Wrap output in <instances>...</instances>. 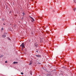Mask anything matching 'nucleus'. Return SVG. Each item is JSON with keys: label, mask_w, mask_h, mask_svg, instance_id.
<instances>
[{"label": "nucleus", "mask_w": 76, "mask_h": 76, "mask_svg": "<svg viewBox=\"0 0 76 76\" xmlns=\"http://www.w3.org/2000/svg\"><path fill=\"white\" fill-rule=\"evenodd\" d=\"M20 47H22V48H24L25 47V44L24 43H23L21 45H20Z\"/></svg>", "instance_id": "obj_1"}, {"label": "nucleus", "mask_w": 76, "mask_h": 76, "mask_svg": "<svg viewBox=\"0 0 76 76\" xmlns=\"http://www.w3.org/2000/svg\"><path fill=\"white\" fill-rule=\"evenodd\" d=\"M29 17H30V18L31 19H32V22H33V21L34 22V21H35V20H34V18H33L32 17H31V16H30Z\"/></svg>", "instance_id": "obj_2"}, {"label": "nucleus", "mask_w": 76, "mask_h": 76, "mask_svg": "<svg viewBox=\"0 0 76 76\" xmlns=\"http://www.w3.org/2000/svg\"><path fill=\"white\" fill-rule=\"evenodd\" d=\"M35 47H38V44H37V43H35Z\"/></svg>", "instance_id": "obj_3"}, {"label": "nucleus", "mask_w": 76, "mask_h": 76, "mask_svg": "<svg viewBox=\"0 0 76 76\" xmlns=\"http://www.w3.org/2000/svg\"><path fill=\"white\" fill-rule=\"evenodd\" d=\"M6 37V36L5 35H2L3 38H5Z\"/></svg>", "instance_id": "obj_4"}, {"label": "nucleus", "mask_w": 76, "mask_h": 76, "mask_svg": "<svg viewBox=\"0 0 76 76\" xmlns=\"http://www.w3.org/2000/svg\"><path fill=\"white\" fill-rule=\"evenodd\" d=\"M31 64H32V61H30V62H29V65H31Z\"/></svg>", "instance_id": "obj_5"}, {"label": "nucleus", "mask_w": 76, "mask_h": 76, "mask_svg": "<svg viewBox=\"0 0 76 76\" xmlns=\"http://www.w3.org/2000/svg\"><path fill=\"white\" fill-rule=\"evenodd\" d=\"M76 10V9L75 7H74L73 8V10L74 11V12H75V10Z\"/></svg>", "instance_id": "obj_6"}, {"label": "nucleus", "mask_w": 76, "mask_h": 76, "mask_svg": "<svg viewBox=\"0 0 76 76\" xmlns=\"http://www.w3.org/2000/svg\"><path fill=\"white\" fill-rule=\"evenodd\" d=\"M16 63L17 64V63H18L17 62H13L14 64H16Z\"/></svg>", "instance_id": "obj_7"}, {"label": "nucleus", "mask_w": 76, "mask_h": 76, "mask_svg": "<svg viewBox=\"0 0 76 76\" xmlns=\"http://www.w3.org/2000/svg\"><path fill=\"white\" fill-rule=\"evenodd\" d=\"M36 56L37 57H39L40 56L37 55H36Z\"/></svg>", "instance_id": "obj_8"}, {"label": "nucleus", "mask_w": 76, "mask_h": 76, "mask_svg": "<svg viewBox=\"0 0 76 76\" xmlns=\"http://www.w3.org/2000/svg\"><path fill=\"white\" fill-rule=\"evenodd\" d=\"M3 55H0V57H3Z\"/></svg>", "instance_id": "obj_9"}, {"label": "nucleus", "mask_w": 76, "mask_h": 76, "mask_svg": "<svg viewBox=\"0 0 76 76\" xmlns=\"http://www.w3.org/2000/svg\"><path fill=\"white\" fill-rule=\"evenodd\" d=\"M74 3H76V0H74Z\"/></svg>", "instance_id": "obj_10"}, {"label": "nucleus", "mask_w": 76, "mask_h": 76, "mask_svg": "<svg viewBox=\"0 0 76 76\" xmlns=\"http://www.w3.org/2000/svg\"><path fill=\"white\" fill-rule=\"evenodd\" d=\"M23 16H24V15H25V13H24V12H23Z\"/></svg>", "instance_id": "obj_11"}, {"label": "nucleus", "mask_w": 76, "mask_h": 76, "mask_svg": "<svg viewBox=\"0 0 76 76\" xmlns=\"http://www.w3.org/2000/svg\"><path fill=\"white\" fill-rule=\"evenodd\" d=\"M8 39H9V40H10V41L11 40V39H10V38H8Z\"/></svg>", "instance_id": "obj_12"}, {"label": "nucleus", "mask_w": 76, "mask_h": 76, "mask_svg": "<svg viewBox=\"0 0 76 76\" xmlns=\"http://www.w3.org/2000/svg\"><path fill=\"white\" fill-rule=\"evenodd\" d=\"M53 12H55V10H53Z\"/></svg>", "instance_id": "obj_13"}, {"label": "nucleus", "mask_w": 76, "mask_h": 76, "mask_svg": "<svg viewBox=\"0 0 76 76\" xmlns=\"http://www.w3.org/2000/svg\"><path fill=\"white\" fill-rule=\"evenodd\" d=\"M21 75H23V72H21Z\"/></svg>", "instance_id": "obj_14"}, {"label": "nucleus", "mask_w": 76, "mask_h": 76, "mask_svg": "<svg viewBox=\"0 0 76 76\" xmlns=\"http://www.w3.org/2000/svg\"><path fill=\"white\" fill-rule=\"evenodd\" d=\"M1 30L2 31H3V28H2L1 29Z\"/></svg>", "instance_id": "obj_15"}, {"label": "nucleus", "mask_w": 76, "mask_h": 76, "mask_svg": "<svg viewBox=\"0 0 76 76\" xmlns=\"http://www.w3.org/2000/svg\"><path fill=\"white\" fill-rule=\"evenodd\" d=\"M7 63V61H5V63Z\"/></svg>", "instance_id": "obj_16"}, {"label": "nucleus", "mask_w": 76, "mask_h": 76, "mask_svg": "<svg viewBox=\"0 0 76 76\" xmlns=\"http://www.w3.org/2000/svg\"><path fill=\"white\" fill-rule=\"evenodd\" d=\"M38 64H41V63H39V62Z\"/></svg>", "instance_id": "obj_17"}, {"label": "nucleus", "mask_w": 76, "mask_h": 76, "mask_svg": "<svg viewBox=\"0 0 76 76\" xmlns=\"http://www.w3.org/2000/svg\"><path fill=\"white\" fill-rule=\"evenodd\" d=\"M30 74L31 75H32V73L30 72Z\"/></svg>", "instance_id": "obj_18"}, {"label": "nucleus", "mask_w": 76, "mask_h": 76, "mask_svg": "<svg viewBox=\"0 0 76 76\" xmlns=\"http://www.w3.org/2000/svg\"><path fill=\"white\" fill-rule=\"evenodd\" d=\"M36 52H37H37H38L37 51H36Z\"/></svg>", "instance_id": "obj_19"}, {"label": "nucleus", "mask_w": 76, "mask_h": 76, "mask_svg": "<svg viewBox=\"0 0 76 76\" xmlns=\"http://www.w3.org/2000/svg\"><path fill=\"white\" fill-rule=\"evenodd\" d=\"M3 25H5V24L4 23Z\"/></svg>", "instance_id": "obj_20"}, {"label": "nucleus", "mask_w": 76, "mask_h": 76, "mask_svg": "<svg viewBox=\"0 0 76 76\" xmlns=\"http://www.w3.org/2000/svg\"><path fill=\"white\" fill-rule=\"evenodd\" d=\"M5 34H7V33Z\"/></svg>", "instance_id": "obj_21"}, {"label": "nucleus", "mask_w": 76, "mask_h": 76, "mask_svg": "<svg viewBox=\"0 0 76 76\" xmlns=\"http://www.w3.org/2000/svg\"><path fill=\"white\" fill-rule=\"evenodd\" d=\"M37 3V2L36 1V3Z\"/></svg>", "instance_id": "obj_22"}, {"label": "nucleus", "mask_w": 76, "mask_h": 76, "mask_svg": "<svg viewBox=\"0 0 76 76\" xmlns=\"http://www.w3.org/2000/svg\"><path fill=\"white\" fill-rule=\"evenodd\" d=\"M75 30H76V29H75Z\"/></svg>", "instance_id": "obj_23"}]
</instances>
